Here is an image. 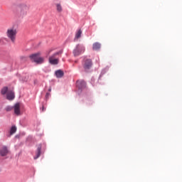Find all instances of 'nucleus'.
Wrapping results in <instances>:
<instances>
[{
  "instance_id": "4",
  "label": "nucleus",
  "mask_w": 182,
  "mask_h": 182,
  "mask_svg": "<svg viewBox=\"0 0 182 182\" xmlns=\"http://www.w3.org/2000/svg\"><path fill=\"white\" fill-rule=\"evenodd\" d=\"M40 53H37L36 54H32L28 56L30 58V60L36 63L38 65L43 64L45 62V58H42Z\"/></svg>"
},
{
  "instance_id": "25",
  "label": "nucleus",
  "mask_w": 182,
  "mask_h": 182,
  "mask_svg": "<svg viewBox=\"0 0 182 182\" xmlns=\"http://www.w3.org/2000/svg\"><path fill=\"white\" fill-rule=\"evenodd\" d=\"M0 43H1V39H0Z\"/></svg>"
},
{
  "instance_id": "3",
  "label": "nucleus",
  "mask_w": 182,
  "mask_h": 182,
  "mask_svg": "<svg viewBox=\"0 0 182 182\" xmlns=\"http://www.w3.org/2000/svg\"><path fill=\"white\" fill-rule=\"evenodd\" d=\"M40 53H37L36 54H32L28 56L30 58V60L36 63L38 65L43 64L45 62V58H42Z\"/></svg>"
},
{
  "instance_id": "13",
  "label": "nucleus",
  "mask_w": 182,
  "mask_h": 182,
  "mask_svg": "<svg viewBox=\"0 0 182 182\" xmlns=\"http://www.w3.org/2000/svg\"><path fill=\"white\" fill-rule=\"evenodd\" d=\"M82 30H77V33H75V36L74 38V41H77L80 38H81Z\"/></svg>"
},
{
  "instance_id": "2",
  "label": "nucleus",
  "mask_w": 182,
  "mask_h": 182,
  "mask_svg": "<svg viewBox=\"0 0 182 182\" xmlns=\"http://www.w3.org/2000/svg\"><path fill=\"white\" fill-rule=\"evenodd\" d=\"M17 33L18 31L14 28H10L6 30V37L11 41V42H12V43L16 42Z\"/></svg>"
},
{
  "instance_id": "19",
  "label": "nucleus",
  "mask_w": 182,
  "mask_h": 182,
  "mask_svg": "<svg viewBox=\"0 0 182 182\" xmlns=\"http://www.w3.org/2000/svg\"><path fill=\"white\" fill-rule=\"evenodd\" d=\"M13 109H14V107H11V106L6 107V111L8 112L11 111Z\"/></svg>"
},
{
  "instance_id": "15",
  "label": "nucleus",
  "mask_w": 182,
  "mask_h": 182,
  "mask_svg": "<svg viewBox=\"0 0 182 182\" xmlns=\"http://www.w3.org/2000/svg\"><path fill=\"white\" fill-rule=\"evenodd\" d=\"M63 75H64V73L62 70H58L55 71V75H56V77H58V78L63 77Z\"/></svg>"
},
{
  "instance_id": "23",
  "label": "nucleus",
  "mask_w": 182,
  "mask_h": 182,
  "mask_svg": "<svg viewBox=\"0 0 182 182\" xmlns=\"http://www.w3.org/2000/svg\"><path fill=\"white\" fill-rule=\"evenodd\" d=\"M45 110H46L45 107H42V112H45Z\"/></svg>"
},
{
  "instance_id": "16",
  "label": "nucleus",
  "mask_w": 182,
  "mask_h": 182,
  "mask_svg": "<svg viewBox=\"0 0 182 182\" xmlns=\"http://www.w3.org/2000/svg\"><path fill=\"white\" fill-rule=\"evenodd\" d=\"M11 90H8L7 87H4L2 88V90H1V94H2V95H6Z\"/></svg>"
},
{
  "instance_id": "22",
  "label": "nucleus",
  "mask_w": 182,
  "mask_h": 182,
  "mask_svg": "<svg viewBox=\"0 0 182 182\" xmlns=\"http://www.w3.org/2000/svg\"><path fill=\"white\" fill-rule=\"evenodd\" d=\"M21 60H26V58L24 57V56H22V57H21Z\"/></svg>"
},
{
  "instance_id": "1",
  "label": "nucleus",
  "mask_w": 182,
  "mask_h": 182,
  "mask_svg": "<svg viewBox=\"0 0 182 182\" xmlns=\"http://www.w3.org/2000/svg\"><path fill=\"white\" fill-rule=\"evenodd\" d=\"M29 11V6L24 3L18 4L16 7V15L18 18H23L28 14Z\"/></svg>"
},
{
  "instance_id": "11",
  "label": "nucleus",
  "mask_w": 182,
  "mask_h": 182,
  "mask_svg": "<svg viewBox=\"0 0 182 182\" xmlns=\"http://www.w3.org/2000/svg\"><path fill=\"white\" fill-rule=\"evenodd\" d=\"M77 86L80 89H83L85 87V82L83 80H77Z\"/></svg>"
},
{
  "instance_id": "9",
  "label": "nucleus",
  "mask_w": 182,
  "mask_h": 182,
  "mask_svg": "<svg viewBox=\"0 0 182 182\" xmlns=\"http://www.w3.org/2000/svg\"><path fill=\"white\" fill-rule=\"evenodd\" d=\"M9 153L8 149L6 146H2V148L0 149V156H6Z\"/></svg>"
},
{
  "instance_id": "12",
  "label": "nucleus",
  "mask_w": 182,
  "mask_h": 182,
  "mask_svg": "<svg viewBox=\"0 0 182 182\" xmlns=\"http://www.w3.org/2000/svg\"><path fill=\"white\" fill-rule=\"evenodd\" d=\"M41 149H42L41 145H38L36 155V156H34V159H38V158L40 157V156L41 155Z\"/></svg>"
},
{
  "instance_id": "21",
  "label": "nucleus",
  "mask_w": 182,
  "mask_h": 182,
  "mask_svg": "<svg viewBox=\"0 0 182 182\" xmlns=\"http://www.w3.org/2000/svg\"><path fill=\"white\" fill-rule=\"evenodd\" d=\"M50 96V93L49 92H47L46 95V98L48 99Z\"/></svg>"
},
{
  "instance_id": "5",
  "label": "nucleus",
  "mask_w": 182,
  "mask_h": 182,
  "mask_svg": "<svg viewBox=\"0 0 182 182\" xmlns=\"http://www.w3.org/2000/svg\"><path fill=\"white\" fill-rule=\"evenodd\" d=\"M85 48L82 45L77 44L75 48L73 50V55L74 56L77 57L81 55V53H85Z\"/></svg>"
},
{
  "instance_id": "17",
  "label": "nucleus",
  "mask_w": 182,
  "mask_h": 182,
  "mask_svg": "<svg viewBox=\"0 0 182 182\" xmlns=\"http://www.w3.org/2000/svg\"><path fill=\"white\" fill-rule=\"evenodd\" d=\"M55 6H56V11H58V13H61L62 12V6H61V4H56Z\"/></svg>"
},
{
  "instance_id": "7",
  "label": "nucleus",
  "mask_w": 182,
  "mask_h": 182,
  "mask_svg": "<svg viewBox=\"0 0 182 182\" xmlns=\"http://www.w3.org/2000/svg\"><path fill=\"white\" fill-rule=\"evenodd\" d=\"M92 67V60L91 59H85L84 60L83 68L84 70H87Z\"/></svg>"
},
{
  "instance_id": "14",
  "label": "nucleus",
  "mask_w": 182,
  "mask_h": 182,
  "mask_svg": "<svg viewBox=\"0 0 182 182\" xmlns=\"http://www.w3.org/2000/svg\"><path fill=\"white\" fill-rule=\"evenodd\" d=\"M101 44L100 43H94L92 46L93 50H100Z\"/></svg>"
},
{
  "instance_id": "24",
  "label": "nucleus",
  "mask_w": 182,
  "mask_h": 182,
  "mask_svg": "<svg viewBox=\"0 0 182 182\" xmlns=\"http://www.w3.org/2000/svg\"><path fill=\"white\" fill-rule=\"evenodd\" d=\"M48 92H51V88H48Z\"/></svg>"
},
{
  "instance_id": "6",
  "label": "nucleus",
  "mask_w": 182,
  "mask_h": 182,
  "mask_svg": "<svg viewBox=\"0 0 182 182\" xmlns=\"http://www.w3.org/2000/svg\"><path fill=\"white\" fill-rule=\"evenodd\" d=\"M61 53H62V50H60V51L54 53L51 56H50V58H48V63H50V64H51L53 65H57L58 63H59V60L55 58V56L59 55Z\"/></svg>"
},
{
  "instance_id": "10",
  "label": "nucleus",
  "mask_w": 182,
  "mask_h": 182,
  "mask_svg": "<svg viewBox=\"0 0 182 182\" xmlns=\"http://www.w3.org/2000/svg\"><path fill=\"white\" fill-rule=\"evenodd\" d=\"M6 94V100L9 101H12L14 99V91H9Z\"/></svg>"
},
{
  "instance_id": "8",
  "label": "nucleus",
  "mask_w": 182,
  "mask_h": 182,
  "mask_svg": "<svg viewBox=\"0 0 182 182\" xmlns=\"http://www.w3.org/2000/svg\"><path fill=\"white\" fill-rule=\"evenodd\" d=\"M13 109L14 111V114L16 116H20L21 112H20V103L19 102L16 103V105H14Z\"/></svg>"
},
{
  "instance_id": "20",
  "label": "nucleus",
  "mask_w": 182,
  "mask_h": 182,
  "mask_svg": "<svg viewBox=\"0 0 182 182\" xmlns=\"http://www.w3.org/2000/svg\"><path fill=\"white\" fill-rule=\"evenodd\" d=\"M53 50H54L53 48H50V50H48L47 51L48 55H50V53H51Z\"/></svg>"
},
{
  "instance_id": "18",
  "label": "nucleus",
  "mask_w": 182,
  "mask_h": 182,
  "mask_svg": "<svg viewBox=\"0 0 182 182\" xmlns=\"http://www.w3.org/2000/svg\"><path fill=\"white\" fill-rule=\"evenodd\" d=\"M16 126H12V127H11V130H10V134L13 135L14 133H16Z\"/></svg>"
}]
</instances>
